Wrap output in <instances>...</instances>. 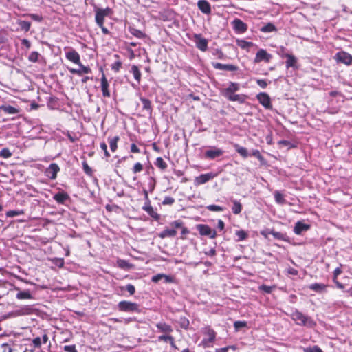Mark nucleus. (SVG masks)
I'll return each instance as SVG.
<instances>
[{"instance_id":"f257e3e1","label":"nucleus","mask_w":352,"mask_h":352,"mask_svg":"<svg viewBox=\"0 0 352 352\" xmlns=\"http://www.w3.org/2000/svg\"><path fill=\"white\" fill-rule=\"evenodd\" d=\"M292 318L298 325L305 326L309 328H312L316 325V323L310 316L305 315L297 309L292 314Z\"/></svg>"},{"instance_id":"f03ea898","label":"nucleus","mask_w":352,"mask_h":352,"mask_svg":"<svg viewBox=\"0 0 352 352\" xmlns=\"http://www.w3.org/2000/svg\"><path fill=\"white\" fill-rule=\"evenodd\" d=\"M118 309L120 311L129 312V313H141L142 309L140 305L136 302L122 300L118 302L117 305Z\"/></svg>"},{"instance_id":"7ed1b4c3","label":"nucleus","mask_w":352,"mask_h":352,"mask_svg":"<svg viewBox=\"0 0 352 352\" xmlns=\"http://www.w3.org/2000/svg\"><path fill=\"white\" fill-rule=\"evenodd\" d=\"M96 12V23L98 26H102L104 24V19L105 16L110 15L112 13V10L110 8L107 7L104 9L95 8Z\"/></svg>"},{"instance_id":"20e7f679","label":"nucleus","mask_w":352,"mask_h":352,"mask_svg":"<svg viewBox=\"0 0 352 352\" xmlns=\"http://www.w3.org/2000/svg\"><path fill=\"white\" fill-rule=\"evenodd\" d=\"M196 229L201 236H207L210 239H215L217 237V232L212 230L210 227L206 224H197Z\"/></svg>"},{"instance_id":"39448f33","label":"nucleus","mask_w":352,"mask_h":352,"mask_svg":"<svg viewBox=\"0 0 352 352\" xmlns=\"http://www.w3.org/2000/svg\"><path fill=\"white\" fill-rule=\"evenodd\" d=\"M256 98L258 100L259 103L261 105H263L266 109H272L271 98L268 94L265 92H261L256 95Z\"/></svg>"},{"instance_id":"423d86ee","label":"nucleus","mask_w":352,"mask_h":352,"mask_svg":"<svg viewBox=\"0 0 352 352\" xmlns=\"http://www.w3.org/2000/svg\"><path fill=\"white\" fill-rule=\"evenodd\" d=\"M223 153V149L214 146L204 153V157L207 160H213L222 156Z\"/></svg>"},{"instance_id":"0eeeda50","label":"nucleus","mask_w":352,"mask_h":352,"mask_svg":"<svg viewBox=\"0 0 352 352\" xmlns=\"http://www.w3.org/2000/svg\"><path fill=\"white\" fill-rule=\"evenodd\" d=\"M193 37L196 47L201 51L206 52L208 49V39L203 38L200 34H195Z\"/></svg>"},{"instance_id":"6e6552de","label":"nucleus","mask_w":352,"mask_h":352,"mask_svg":"<svg viewBox=\"0 0 352 352\" xmlns=\"http://www.w3.org/2000/svg\"><path fill=\"white\" fill-rule=\"evenodd\" d=\"M281 57L287 58L285 61V67L287 69H289L290 67L294 69H298V59L294 54L289 53H283L281 54Z\"/></svg>"},{"instance_id":"1a4fd4ad","label":"nucleus","mask_w":352,"mask_h":352,"mask_svg":"<svg viewBox=\"0 0 352 352\" xmlns=\"http://www.w3.org/2000/svg\"><path fill=\"white\" fill-rule=\"evenodd\" d=\"M217 176V174L213 173H208L206 174H201L198 177H196L194 180V184L195 186H199L207 183L212 180Z\"/></svg>"},{"instance_id":"9d476101","label":"nucleus","mask_w":352,"mask_h":352,"mask_svg":"<svg viewBox=\"0 0 352 352\" xmlns=\"http://www.w3.org/2000/svg\"><path fill=\"white\" fill-rule=\"evenodd\" d=\"M272 58V55L267 52L265 50L260 49L257 51L254 58L255 63H259L265 61V63H270Z\"/></svg>"},{"instance_id":"9b49d317","label":"nucleus","mask_w":352,"mask_h":352,"mask_svg":"<svg viewBox=\"0 0 352 352\" xmlns=\"http://www.w3.org/2000/svg\"><path fill=\"white\" fill-rule=\"evenodd\" d=\"M100 87L102 93V96L104 98H110L111 94L109 91V83L105 74L102 72L100 79Z\"/></svg>"},{"instance_id":"f8f14e48","label":"nucleus","mask_w":352,"mask_h":352,"mask_svg":"<svg viewBox=\"0 0 352 352\" xmlns=\"http://www.w3.org/2000/svg\"><path fill=\"white\" fill-rule=\"evenodd\" d=\"M337 60L346 65L352 63V56L346 52H338L336 55Z\"/></svg>"},{"instance_id":"ddd939ff","label":"nucleus","mask_w":352,"mask_h":352,"mask_svg":"<svg viewBox=\"0 0 352 352\" xmlns=\"http://www.w3.org/2000/svg\"><path fill=\"white\" fill-rule=\"evenodd\" d=\"M240 89V85L238 82H230L227 88L222 90L221 93L224 97L233 94Z\"/></svg>"},{"instance_id":"4468645a","label":"nucleus","mask_w":352,"mask_h":352,"mask_svg":"<svg viewBox=\"0 0 352 352\" xmlns=\"http://www.w3.org/2000/svg\"><path fill=\"white\" fill-rule=\"evenodd\" d=\"M170 226L176 230L179 228L182 229L181 239H184L186 238L185 236L190 233L189 230L186 227L184 226V223L181 220L174 221L170 223Z\"/></svg>"},{"instance_id":"2eb2a0df","label":"nucleus","mask_w":352,"mask_h":352,"mask_svg":"<svg viewBox=\"0 0 352 352\" xmlns=\"http://www.w3.org/2000/svg\"><path fill=\"white\" fill-rule=\"evenodd\" d=\"M80 68L79 69H74V68H69L68 67L69 72L72 74H76L78 76H82L83 74H89L91 72V69L89 66H85L83 65L81 62H80V64H77Z\"/></svg>"},{"instance_id":"dca6fc26","label":"nucleus","mask_w":352,"mask_h":352,"mask_svg":"<svg viewBox=\"0 0 352 352\" xmlns=\"http://www.w3.org/2000/svg\"><path fill=\"white\" fill-rule=\"evenodd\" d=\"M60 168L58 164L55 163L51 164L45 170L46 175L51 179H55L57 177V173L59 172Z\"/></svg>"},{"instance_id":"f3484780","label":"nucleus","mask_w":352,"mask_h":352,"mask_svg":"<svg viewBox=\"0 0 352 352\" xmlns=\"http://www.w3.org/2000/svg\"><path fill=\"white\" fill-rule=\"evenodd\" d=\"M212 67L216 69L235 72L239 67L232 64H222L220 63H212Z\"/></svg>"},{"instance_id":"a211bd4d","label":"nucleus","mask_w":352,"mask_h":352,"mask_svg":"<svg viewBox=\"0 0 352 352\" xmlns=\"http://www.w3.org/2000/svg\"><path fill=\"white\" fill-rule=\"evenodd\" d=\"M310 228L309 224L305 223L302 221H297L294 228V232L297 235H300L302 232L309 230Z\"/></svg>"},{"instance_id":"6ab92c4d","label":"nucleus","mask_w":352,"mask_h":352,"mask_svg":"<svg viewBox=\"0 0 352 352\" xmlns=\"http://www.w3.org/2000/svg\"><path fill=\"white\" fill-rule=\"evenodd\" d=\"M233 28L238 33H244L248 30V25L239 19H235L232 21Z\"/></svg>"},{"instance_id":"aec40b11","label":"nucleus","mask_w":352,"mask_h":352,"mask_svg":"<svg viewBox=\"0 0 352 352\" xmlns=\"http://www.w3.org/2000/svg\"><path fill=\"white\" fill-rule=\"evenodd\" d=\"M53 199L59 204H65L67 201L70 199V197L68 193L61 190L54 195Z\"/></svg>"},{"instance_id":"412c9836","label":"nucleus","mask_w":352,"mask_h":352,"mask_svg":"<svg viewBox=\"0 0 352 352\" xmlns=\"http://www.w3.org/2000/svg\"><path fill=\"white\" fill-rule=\"evenodd\" d=\"M207 334L208 338H204L200 344V345H202L205 348L210 347V343L213 342L216 338V333L212 329H209L207 332Z\"/></svg>"},{"instance_id":"4be33fe9","label":"nucleus","mask_w":352,"mask_h":352,"mask_svg":"<svg viewBox=\"0 0 352 352\" xmlns=\"http://www.w3.org/2000/svg\"><path fill=\"white\" fill-rule=\"evenodd\" d=\"M66 58L75 64H80V54L74 50L71 49L65 53Z\"/></svg>"},{"instance_id":"5701e85b","label":"nucleus","mask_w":352,"mask_h":352,"mask_svg":"<svg viewBox=\"0 0 352 352\" xmlns=\"http://www.w3.org/2000/svg\"><path fill=\"white\" fill-rule=\"evenodd\" d=\"M342 264H340V266L336 267L333 271V281L336 284V287L340 289H344V285L338 280V276L342 273Z\"/></svg>"},{"instance_id":"b1692460","label":"nucleus","mask_w":352,"mask_h":352,"mask_svg":"<svg viewBox=\"0 0 352 352\" xmlns=\"http://www.w3.org/2000/svg\"><path fill=\"white\" fill-rule=\"evenodd\" d=\"M197 7L204 14H209L211 12V6L206 0L198 1Z\"/></svg>"},{"instance_id":"393cba45","label":"nucleus","mask_w":352,"mask_h":352,"mask_svg":"<svg viewBox=\"0 0 352 352\" xmlns=\"http://www.w3.org/2000/svg\"><path fill=\"white\" fill-rule=\"evenodd\" d=\"M226 98L230 101H233V102L236 101L240 104H243L248 99V96L243 94H233L226 96Z\"/></svg>"},{"instance_id":"a878e982","label":"nucleus","mask_w":352,"mask_h":352,"mask_svg":"<svg viewBox=\"0 0 352 352\" xmlns=\"http://www.w3.org/2000/svg\"><path fill=\"white\" fill-rule=\"evenodd\" d=\"M177 230L174 228L172 229L166 228L162 232L157 234L158 236L161 239H165L166 237H175L177 235Z\"/></svg>"},{"instance_id":"bb28decb","label":"nucleus","mask_w":352,"mask_h":352,"mask_svg":"<svg viewBox=\"0 0 352 352\" xmlns=\"http://www.w3.org/2000/svg\"><path fill=\"white\" fill-rule=\"evenodd\" d=\"M142 209L146 211L152 218H153L155 221H158L160 219V215L158 214L156 212L154 211L153 207L150 204V201L146 203L145 205L142 207Z\"/></svg>"},{"instance_id":"cd10ccee","label":"nucleus","mask_w":352,"mask_h":352,"mask_svg":"<svg viewBox=\"0 0 352 352\" xmlns=\"http://www.w3.org/2000/svg\"><path fill=\"white\" fill-rule=\"evenodd\" d=\"M0 111H3L6 114L14 115L18 113L19 110L10 104H2L0 106Z\"/></svg>"},{"instance_id":"c85d7f7f","label":"nucleus","mask_w":352,"mask_h":352,"mask_svg":"<svg viewBox=\"0 0 352 352\" xmlns=\"http://www.w3.org/2000/svg\"><path fill=\"white\" fill-rule=\"evenodd\" d=\"M14 289L19 291L16 296V298L19 300L33 298V296L29 290L21 291L19 287H15Z\"/></svg>"},{"instance_id":"c756f323","label":"nucleus","mask_w":352,"mask_h":352,"mask_svg":"<svg viewBox=\"0 0 352 352\" xmlns=\"http://www.w3.org/2000/svg\"><path fill=\"white\" fill-rule=\"evenodd\" d=\"M140 100L142 104L143 109L147 111L149 113V114L151 115L152 113V111H153L152 106H151V102L148 99L144 98V97H140Z\"/></svg>"},{"instance_id":"7c9ffc66","label":"nucleus","mask_w":352,"mask_h":352,"mask_svg":"<svg viewBox=\"0 0 352 352\" xmlns=\"http://www.w3.org/2000/svg\"><path fill=\"white\" fill-rule=\"evenodd\" d=\"M33 308L30 305H25L23 307H21L20 309L16 310L15 311V314L16 316H22V315H27L30 314L32 313Z\"/></svg>"},{"instance_id":"2f4dec72","label":"nucleus","mask_w":352,"mask_h":352,"mask_svg":"<svg viewBox=\"0 0 352 352\" xmlns=\"http://www.w3.org/2000/svg\"><path fill=\"white\" fill-rule=\"evenodd\" d=\"M156 327L160 331L164 333H170L173 331L172 327L165 322L157 323Z\"/></svg>"},{"instance_id":"473e14b6","label":"nucleus","mask_w":352,"mask_h":352,"mask_svg":"<svg viewBox=\"0 0 352 352\" xmlns=\"http://www.w3.org/2000/svg\"><path fill=\"white\" fill-rule=\"evenodd\" d=\"M235 235L238 237L236 239H235L236 242L245 241L249 236L248 233L243 230H236L235 232Z\"/></svg>"},{"instance_id":"72a5a7b5","label":"nucleus","mask_w":352,"mask_h":352,"mask_svg":"<svg viewBox=\"0 0 352 352\" xmlns=\"http://www.w3.org/2000/svg\"><path fill=\"white\" fill-rule=\"evenodd\" d=\"M272 235H273V236L276 239L283 241H287V242L289 241V237L285 233L276 232V231H274V230H272Z\"/></svg>"},{"instance_id":"f704fd0d","label":"nucleus","mask_w":352,"mask_h":352,"mask_svg":"<svg viewBox=\"0 0 352 352\" xmlns=\"http://www.w3.org/2000/svg\"><path fill=\"white\" fill-rule=\"evenodd\" d=\"M327 287V285L323 284V283H313V284H311L309 286V288L311 289V290H313L314 292H321L322 291H324Z\"/></svg>"},{"instance_id":"c9c22d12","label":"nucleus","mask_w":352,"mask_h":352,"mask_svg":"<svg viewBox=\"0 0 352 352\" xmlns=\"http://www.w3.org/2000/svg\"><path fill=\"white\" fill-rule=\"evenodd\" d=\"M130 72L133 74L134 78L138 82V83H140L141 80V72L140 71L138 67L135 65H132Z\"/></svg>"},{"instance_id":"e433bc0d","label":"nucleus","mask_w":352,"mask_h":352,"mask_svg":"<svg viewBox=\"0 0 352 352\" xmlns=\"http://www.w3.org/2000/svg\"><path fill=\"white\" fill-rule=\"evenodd\" d=\"M234 148H235V151L243 157L246 158L248 157V152L247 148L245 147L241 146L237 144H235L234 145Z\"/></svg>"},{"instance_id":"4c0bfd02","label":"nucleus","mask_w":352,"mask_h":352,"mask_svg":"<svg viewBox=\"0 0 352 352\" xmlns=\"http://www.w3.org/2000/svg\"><path fill=\"white\" fill-rule=\"evenodd\" d=\"M120 140L119 136H115L113 138H109V144L110 149L112 152H115L118 148V142Z\"/></svg>"},{"instance_id":"58836bf2","label":"nucleus","mask_w":352,"mask_h":352,"mask_svg":"<svg viewBox=\"0 0 352 352\" xmlns=\"http://www.w3.org/2000/svg\"><path fill=\"white\" fill-rule=\"evenodd\" d=\"M260 30L262 32H276L277 30V28L273 23H268L266 25L261 27L260 28Z\"/></svg>"},{"instance_id":"ea45409f","label":"nucleus","mask_w":352,"mask_h":352,"mask_svg":"<svg viewBox=\"0 0 352 352\" xmlns=\"http://www.w3.org/2000/svg\"><path fill=\"white\" fill-rule=\"evenodd\" d=\"M129 30L131 34L139 38H143L146 36V34L140 30L135 28L129 27Z\"/></svg>"},{"instance_id":"a19ab883","label":"nucleus","mask_w":352,"mask_h":352,"mask_svg":"<svg viewBox=\"0 0 352 352\" xmlns=\"http://www.w3.org/2000/svg\"><path fill=\"white\" fill-rule=\"evenodd\" d=\"M233 206L232 208V211L234 214H239L241 212L242 210V205L241 203L236 200H232Z\"/></svg>"},{"instance_id":"79ce46f5","label":"nucleus","mask_w":352,"mask_h":352,"mask_svg":"<svg viewBox=\"0 0 352 352\" xmlns=\"http://www.w3.org/2000/svg\"><path fill=\"white\" fill-rule=\"evenodd\" d=\"M58 98L55 96H49L47 98V105L50 109H54L57 105Z\"/></svg>"},{"instance_id":"37998d69","label":"nucleus","mask_w":352,"mask_h":352,"mask_svg":"<svg viewBox=\"0 0 352 352\" xmlns=\"http://www.w3.org/2000/svg\"><path fill=\"white\" fill-rule=\"evenodd\" d=\"M18 24H19L21 30H23L25 32H28L31 27V23L30 21H27L19 20L18 21Z\"/></svg>"},{"instance_id":"c03bdc74","label":"nucleus","mask_w":352,"mask_h":352,"mask_svg":"<svg viewBox=\"0 0 352 352\" xmlns=\"http://www.w3.org/2000/svg\"><path fill=\"white\" fill-rule=\"evenodd\" d=\"M177 322L179 324L180 327L184 329H187L190 324L188 319L185 316H180Z\"/></svg>"},{"instance_id":"a18cd8bd","label":"nucleus","mask_w":352,"mask_h":352,"mask_svg":"<svg viewBox=\"0 0 352 352\" xmlns=\"http://www.w3.org/2000/svg\"><path fill=\"white\" fill-rule=\"evenodd\" d=\"M274 195L275 201L277 204L283 205L286 203L284 196L279 191H275Z\"/></svg>"},{"instance_id":"49530a36","label":"nucleus","mask_w":352,"mask_h":352,"mask_svg":"<svg viewBox=\"0 0 352 352\" xmlns=\"http://www.w3.org/2000/svg\"><path fill=\"white\" fill-rule=\"evenodd\" d=\"M236 43L238 46H239L241 48L246 50H248L249 47L254 45L253 43L246 41L245 40H237Z\"/></svg>"},{"instance_id":"de8ad7c7","label":"nucleus","mask_w":352,"mask_h":352,"mask_svg":"<svg viewBox=\"0 0 352 352\" xmlns=\"http://www.w3.org/2000/svg\"><path fill=\"white\" fill-rule=\"evenodd\" d=\"M155 164L157 167L163 170L167 168V164L161 157H159L156 159Z\"/></svg>"},{"instance_id":"09e8293b","label":"nucleus","mask_w":352,"mask_h":352,"mask_svg":"<svg viewBox=\"0 0 352 352\" xmlns=\"http://www.w3.org/2000/svg\"><path fill=\"white\" fill-rule=\"evenodd\" d=\"M212 54L213 56L217 57L218 59L224 60L227 58L226 55L220 49H214L212 50Z\"/></svg>"},{"instance_id":"8fccbe9b","label":"nucleus","mask_w":352,"mask_h":352,"mask_svg":"<svg viewBox=\"0 0 352 352\" xmlns=\"http://www.w3.org/2000/svg\"><path fill=\"white\" fill-rule=\"evenodd\" d=\"M275 286H268L266 285H261L259 286V290L266 294H271Z\"/></svg>"},{"instance_id":"3c124183","label":"nucleus","mask_w":352,"mask_h":352,"mask_svg":"<svg viewBox=\"0 0 352 352\" xmlns=\"http://www.w3.org/2000/svg\"><path fill=\"white\" fill-rule=\"evenodd\" d=\"M39 56L40 54L38 52L36 51L32 52L28 56V60L30 62L36 63L38 60Z\"/></svg>"},{"instance_id":"603ef678","label":"nucleus","mask_w":352,"mask_h":352,"mask_svg":"<svg viewBox=\"0 0 352 352\" xmlns=\"http://www.w3.org/2000/svg\"><path fill=\"white\" fill-rule=\"evenodd\" d=\"M53 264L61 268L64 266L65 261L63 258H54L52 259Z\"/></svg>"},{"instance_id":"864d4df0","label":"nucleus","mask_w":352,"mask_h":352,"mask_svg":"<svg viewBox=\"0 0 352 352\" xmlns=\"http://www.w3.org/2000/svg\"><path fill=\"white\" fill-rule=\"evenodd\" d=\"M82 168L84 172L89 176H91L93 174L92 168L87 164L86 161L82 162Z\"/></svg>"},{"instance_id":"5fc2aeb1","label":"nucleus","mask_w":352,"mask_h":352,"mask_svg":"<svg viewBox=\"0 0 352 352\" xmlns=\"http://www.w3.org/2000/svg\"><path fill=\"white\" fill-rule=\"evenodd\" d=\"M12 155V152L8 148H4L0 151V157L3 158H9Z\"/></svg>"},{"instance_id":"6e6d98bb","label":"nucleus","mask_w":352,"mask_h":352,"mask_svg":"<svg viewBox=\"0 0 352 352\" xmlns=\"http://www.w3.org/2000/svg\"><path fill=\"white\" fill-rule=\"evenodd\" d=\"M304 352H323L322 350L317 345L314 346H308L303 349Z\"/></svg>"},{"instance_id":"4d7b16f0","label":"nucleus","mask_w":352,"mask_h":352,"mask_svg":"<svg viewBox=\"0 0 352 352\" xmlns=\"http://www.w3.org/2000/svg\"><path fill=\"white\" fill-rule=\"evenodd\" d=\"M11 344L10 343H3L1 344V349H2V352H12L13 350L12 349V344H13V341H10Z\"/></svg>"},{"instance_id":"13d9d810","label":"nucleus","mask_w":352,"mask_h":352,"mask_svg":"<svg viewBox=\"0 0 352 352\" xmlns=\"http://www.w3.org/2000/svg\"><path fill=\"white\" fill-rule=\"evenodd\" d=\"M24 212L23 210H9L6 212V216L8 217H14L17 215L23 214Z\"/></svg>"},{"instance_id":"bf43d9fd","label":"nucleus","mask_w":352,"mask_h":352,"mask_svg":"<svg viewBox=\"0 0 352 352\" xmlns=\"http://www.w3.org/2000/svg\"><path fill=\"white\" fill-rule=\"evenodd\" d=\"M206 208L212 212H222L223 211V208L217 205L212 204L209 205L206 207Z\"/></svg>"},{"instance_id":"052dcab7","label":"nucleus","mask_w":352,"mask_h":352,"mask_svg":"<svg viewBox=\"0 0 352 352\" xmlns=\"http://www.w3.org/2000/svg\"><path fill=\"white\" fill-rule=\"evenodd\" d=\"M245 327H247V322L245 321L238 320L234 322V327L236 331H239L240 329Z\"/></svg>"},{"instance_id":"680f3d73","label":"nucleus","mask_w":352,"mask_h":352,"mask_svg":"<svg viewBox=\"0 0 352 352\" xmlns=\"http://www.w3.org/2000/svg\"><path fill=\"white\" fill-rule=\"evenodd\" d=\"M143 168V165L140 162H137L133 166L132 170L133 173H138L142 171Z\"/></svg>"},{"instance_id":"e2e57ef3","label":"nucleus","mask_w":352,"mask_h":352,"mask_svg":"<svg viewBox=\"0 0 352 352\" xmlns=\"http://www.w3.org/2000/svg\"><path fill=\"white\" fill-rule=\"evenodd\" d=\"M122 62L120 61L119 60L115 61V63L113 64H112V65H111L112 70H113L116 72H119V70L120 69V68L122 67Z\"/></svg>"},{"instance_id":"0e129e2a","label":"nucleus","mask_w":352,"mask_h":352,"mask_svg":"<svg viewBox=\"0 0 352 352\" xmlns=\"http://www.w3.org/2000/svg\"><path fill=\"white\" fill-rule=\"evenodd\" d=\"M174 338L172 336L170 335H162L160 336L158 339L160 341H164L166 342H169L170 341H172Z\"/></svg>"},{"instance_id":"69168bd1","label":"nucleus","mask_w":352,"mask_h":352,"mask_svg":"<svg viewBox=\"0 0 352 352\" xmlns=\"http://www.w3.org/2000/svg\"><path fill=\"white\" fill-rule=\"evenodd\" d=\"M100 148L104 151V155L106 157H110V153L107 150V145L104 142H102L100 144Z\"/></svg>"},{"instance_id":"338daca9","label":"nucleus","mask_w":352,"mask_h":352,"mask_svg":"<svg viewBox=\"0 0 352 352\" xmlns=\"http://www.w3.org/2000/svg\"><path fill=\"white\" fill-rule=\"evenodd\" d=\"M175 203V199L171 197H166L162 201L163 205L171 206Z\"/></svg>"},{"instance_id":"774afa93","label":"nucleus","mask_w":352,"mask_h":352,"mask_svg":"<svg viewBox=\"0 0 352 352\" xmlns=\"http://www.w3.org/2000/svg\"><path fill=\"white\" fill-rule=\"evenodd\" d=\"M63 349L66 352H78L74 344L65 345L64 346Z\"/></svg>"}]
</instances>
